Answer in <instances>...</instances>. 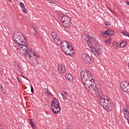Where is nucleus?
I'll use <instances>...</instances> for the list:
<instances>
[{
    "label": "nucleus",
    "mask_w": 129,
    "mask_h": 129,
    "mask_svg": "<svg viewBox=\"0 0 129 129\" xmlns=\"http://www.w3.org/2000/svg\"><path fill=\"white\" fill-rule=\"evenodd\" d=\"M61 14H62L61 12H58V15H61Z\"/></svg>",
    "instance_id": "obj_37"
},
{
    "label": "nucleus",
    "mask_w": 129,
    "mask_h": 129,
    "mask_svg": "<svg viewBox=\"0 0 129 129\" xmlns=\"http://www.w3.org/2000/svg\"><path fill=\"white\" fill-rule=\"evenodd\" d=\"M13 40L16 43L15 47L17 50L19 49L21 51H27L28 50L26 37L21 32L14 33L13 35Z\"/></svg>",
    "instance_id": "obj_2"
},
{
    "label": "nucleus",
    "mask_w": 129,
    "mask_h": 129,
    "mask_svg": "<svg viewBox=\"0 0 129 129\" xmlns=\"http://www.w3.org/2000/svg\"><path fill=\"white\" fill-rule=\"evenodd\" d=\"M61 95L63 98H64V99H66V98H67V93L65 91H63L61 92Z\"/></svg>",
    "instance_id": "obj_18"
},
{
    "label": "nucleus",
    "mask_w": 129,
    "mask_h": 129,
    "mask_svg": "<svg viewBox=\"0 0 129 129\" xmlns=\"http://www.w3.org/2000/svg\"><path fill=\"white\" fill-rule=\"evenodd\" d=\"M16 69L20 74H23V69L22 68L21 66H18L16 67Z\"/></svg>",
    "instance_id": "obj_16"
},
{
    "label": "nucleus",
    "mask_w": 129,
    "mask_h": 129,
    "mask_svg": "<svg viewBox=\"0 0 129 129\" xmlns=\"http://www.w3.org/2000/svg\"><path fill=\"white\" fill-rule=\"evenodd\" d=\"M127 37H129V34L127 36Z\"/></svg>",
    "instance_id": "obj_42"
},
{
    "label": "nucleus",
    "mask_w": 129,
    "mask_h": 129,
    "mask_svg": "<svg viewBox=\"0 0 129 129\" xmlns=\"http://www.w3.org/2000/svg\"><path fill=\"white\" fill-rule=\"evenodd\" d=\"M21 77H23V78H25V79H27V80H29V79H28V78L24 77V76H21Z\"/></svg>",
    "instance_id": "obj_32"
},
{
    "label": "nucleus",
    "mask_w": 129,
    "mask_h": 129,
    "mask_svg": "<svg viewBox=\"0 0 129 129\" xmlns=\"http://www.w3.org/2000/svg\"><path fill=\"white\" fill-rule=\"evenodd\" d=\"M112 46L114 49H117L118 47V43L117 42L114 41L112 43Z\"/></svg>",
    "instance_id": "obj_19"
},
{
    "label": "nucleus",
    "mask_w": 129,
    "mask_h": 129,
    "mask_svg": "<svg viewBox=\"0 0 129 129\" xmlns=\"http://www.w3.org/2000/svg\"><path fill=\"white\" fill-rule=\"evenodd\" d=\"M51 36L52 39H56L57 38V34L55 32H52L51 33Z\"/></svg>",
    "instance_id": "obj_20"
},
{
    "label": "nucleus",
    "mask_w": 129,
    "mask_h": 129,
    "mask_svg": "<svg viewBox=\"0 0 129 129\" xmlns=\"http://www.w3.org/2000/svg\"><path fill=\"white\" fill-rule=\"evenodd\" d=\"M0 129H3V127L2 126V125L0 124Z\"/></svg>",
    "instance_id": "obj_34"
},
{
    "label": "nucleus",
    "mask_w": 129,
    "mask_h": 129,
    "mask_svg": "<svg viewBox=\"0 0 129 129\" xmlns=\"http://www.w3.org/2000/svg\"><path fill=\"white\" fill-rule=\"evenodd\" d=\"M110 40H111V38L110 39H107L105 41L106 45H110V43L111 42Z\"/></svg>",
    "instance_id": "obj_23"
},
{
    "label": "nucleus",
    "mask_w": 129,
    "mask_h": 129,
    "mask_svg": "<svg viewBox=\"0 0 129 129\" xmlns=\"http://www.w3.org/2000/svg\"><path fill=\"white\" fill-rule=\"evenodd\" d=\"M126 44H127V42H126V41H122L119 44L120 48H124V47L126 46Z\"/></svg>",
    "instance_id": "obj_15"
},
{
    "label": "nucleus",
    "mask_w": 129,
    "mask_h": 129,
    "mask_svg": "<svg viewBox=\"0 0 129 129\" xmlns=\"http://www.w3.org/2000/svg\"><path fill=\"white\" fill-rule=\"evenodd\" d=\"M44 94H46V95H52V93L50 92V91H49V89L46 88L44 90Z\"/></svg>",
    "instance_id": "obj_17"
},
{
    "label": "nucleus",
    "mask_w": 129,
    "mask_h": 129,
    "mask_svg": "<svg viewBox=\"0 0 129 129\" xmlns=\"http://www.w3.org/2000/svg\"><path fill=\"white\" fill-rule=\"evenodd\" d=\"M47 2H48L49 4H53V5L57 4V0H47Z\"/></svg>",
    "instance_id": "obj_21"
},
{
    "label": "nucleus",
    "mask_w": 129,
    "mask_h": 129,
    "mask_svg": "<svg viewBox=\"0 0 129 129\" xmlns=\"http://www.w3.org/2000/svg\"><path fill=\"white\" fill-rule=\"evenodd\" d=\"M31 91L32 93H34V88H33V87H31Z\"/></svg>",
    "instance_id": "obj_31"
},
{
    "label": "nucleus",
    "mask_w": 129,
    "mask_h": 129,
    "mask_svg": "<svg viewBox=\"0 0 129 129\" xmlns=\"http://www.w3.org/2000/svg\"><path fill=\"white\" fill-rule=\"evenodd\" d=\"M105 25L106 26H111V22H108V21H105Z\"/></svg>",
    "instance_id": "obj_25"
},
{
    "label": "nucleus",
    "mask_w": 129,
    "mask_h": 129,
    "mask_svg": "<svg viewBox=\"0 0 129 129\" xmlns=\"http://www.w3.org/2000/svg\"><path fill=\"white\" fill-rule=\"evenodd\" d=\"M1 89L3 90V86H1Z\"/></svg>",
    "instance_id": "obj_41"
},
{
    "label": "nucleus",
    "mask_w": 129,
    "mask_h": 129,
    "mask_svg": "<svg viewBox=\"0 0 129 129\" xmlns=\"http://www.w3.org/2000/svg\"><path fill=\"white\" fill-rule=\"evenodd\" d=\"M120 87L124 92H129V83L127 82H121L120 84Z\"/></svg>",
    "instance_id": "obj_8"
},
{
    "label": "nucleus",
    "mask_w": 129,
    "mask_h": 129,
    "mask_svg": "<svg viewBox=\"0 0 129 129\" xmlns=\"http://www.w3.org/2000/svg\"><path fill=\"white\" fill-rule=\"evenodd\" d=\"M57 41H60V39L59 38H57Z\"/></svg>",
    "instance_id": "obj_40"
},
{
    "label": "nucleus",
    "mask_w": 129,
    "mask_h": 129,
    "mask_svg": "<svg viewBox=\"0 0 129 129\" xmlns=\"http://www.w3.org/2000/svg\"><path fill=\"white\" fill-rule=\"evenodd\" d=\"M61 51L64 53L66 55L69 56H73L74 55V49L71 45L67 46V47L63 48L61 49Z\"/></svg>",
    "instance_id": "obj_7"
},
{
    "label": "nucleus",
    "mask_w": 129,
    "mask_h": 129,
    "mask_svg": "<svg viewBox=\"0 0 129 129\" xmlns=\"http://www.w3.org/2000/svg\"><path fill=\"white\" fill-rule=\"evenodd\" d=\"M24 52H26L25 54V59L27 60H30V58L32 57V55H33V56H35V57H37V55H36V53L35 52L32 51V49H29V47L27 45V50L26 51H24Z\"/></svg>",
    "instance_id": "obj_10"
},
{
    "label": "nucleus",
    "mask_w": 129,
    "mask_h": 129,
    "mask_svg": "<svg viewBox=\"0 0 129 129\" xmlns=\"http://www.w3.org/2000/svg\"><path fill=\"white\" fill-rule=\"evenodd\" d=\"M29 121L32 128L36 129V127L35 125V124H34V119H33V118H30L29 119Z\"/></svg>",
    "instance_id": "obj_14"
},
{
    "label": "nucleus",
    "mask_w": 129,
    "mask_h": 129,
    "mask_svg": "<svg viewBox=\"0 0 129 129\" xmlns=\"http://www.w3.org/2000/svg\"><path fill=\"white\" fill-rule=\"evenodd\" d=\"M61 50H62L63 48H66L69 46V43L66 41H62L60 44Z\"/></svg>",
    "instance_id": "obj_12"
},
{
    "label": "nucleus",
    "mask_w": 129,
    "mask_h": 129,
    "mask_svg": "<svg viewBox=\"0 0 129 129\" xmlns=\"http://www.w3.org/2000/svg\"><path fill=\"white\" fill-rule=\"evenodd\" d=\"M2 92H3V93H6V90H5L2 89Z\"/></svg>",
    "instance_id": "obj_33"
},
{
    "label": "nucleus",
    "mask_w": 129,
    "mask_h": 129,
    "mask_svg": "<svg viewBox=\"0 0 129 129\" xmlns=\"http://www.w3.org/2000/svg\"><path fill=\"white\" fill-rule=\"evenodd\" d=\"M114 34H115L114 31H112L111 30H110V34H109L110 36H112L114 35Z\"/></svg>",
    "instance_id": "obj_27"
},
{
    "label": "nucleus",
    "mask_w": 129,
    "mask_h": 129,
    "mask_svg": "<svg viewBox=\"0 0 129 129\" xmlns=\"http://www.w3.org/2000/svg\"><path fill=\"white\" fill-rule=\"evenodd\" d=\"M2 68H1V67H0V72H2Z\"/></svg>",
    "instance_id": "obj_36"
},
{
    "label": "nucleus",
    "mask_w": 129,
    "mask_h": 129,
    "mask_svg": "<svg viewBox=\"0 0 129 129\" xmlns=\"http://www.w3.org/2000/svg\"><path fill=\"white\" fill-rule=\"evenodd\" d=\"M9 1V2H10V3H13V2H12V1H11V0H8Z\"/></svg>",
    "instance_id": "obj_39"
},
{
    "label": "nucleus",
    "mask_w": 129,
    "mask_h": 129,
    "mask_svg": "<svg viewBox=\"0 0 129 129\" xmlns=\"http://www.w3.org/2000/svg\"><path fill=\"white\" fill-rule=\"evenodd\" d=\"M82 58L86 64H90V63H92V62H93V60L91 59V56L89 55L86 54V53H82Z\"/></svg>",
    "instance_id": "obj_9"
},
{
    "label": "nucleus",
    "mask_w": 129,
    "mask_h": 129,
    "mask_svg": "<svg viewBox=\"0 0 129 129\" xmlns=\"http://www.w3.org/2000/svg\"><path fill=\"white\" fill-rule=\"evenodd\" d=\"M21 8H22V9L23 10V9H25V6H24L21 7Z\"/></svg>",
    "instance_id": "obj_35"
},
{
    "label": "nucleus",
    "mask_w": 129,
    "mask_h": 129,
    "mask_svg": "<svg viewBox=\"0 0 129 129\" xmlns=\"http://www.w3.org/2000/svg\"><path fill=\"white\" fill-rule=\"evenodd\" d=\"M84 36H85V37H86V35H85Z\"/></svg>",
    "instance_id": "obj_43"
},
{
    "label": "nucleus",
    "mask_w": 129,
    "mask_h": 129,
    "mask_svg": "<svg viewBox=\"0 0 129 129\" xmlns=\"http://www.w3.org/2000/svg\"><path fill=\"white\" fill-rule=\"evenodd\" d=\"M85 40V41H87L88 46L89 47V48H91L92 53L95 55V56H96V57H98V55H100V53H101L100 46L97 45L94 47H92V45H91V42H95L96 41L95 39L92 37H88L86 38Z\"/></svg>",
    "instance_id": "obj_3"
},
{
    "label": "nucleus",
    "mask_w": 129,
    "mask_h": 129,
    "mask_svg": "<svg viewBox=\"0 0 129 129\" xmlns=\"http://www.w3.org/2000/svg\"><path fill=\"white\" fill-rule=\"evenodd\" d=\"M22 11L23 12L24 14H27V12H28L27 9H26V7L24 9H22Z\"/></svg>",
    "instance_id": "obj_28"
},
{
    "label": "nucleus",
    "mask_w": 129,
    "mask_h": 129,
    "mask_svg": "<svg viewBox=\"0 0 129 129\" xmlns=\"http://www.w3.org/2000/svg\"><path fill=\"white\" fill-rule=\"evenodd\" d=\"M121 34H123V36H126L127 37V36H128L129 35V33L127 32H123V31H121Z\"/></svg>",
    "instance_id": "obj_24"
},
{
    "label": "nucleus",
    "mask_w": 129,
    "mask_h": 129,
    "mask_svg": "<svg viewBox=\"0 0 129 129\" xmlns=\"http://www.w3.org/2000/svg\"><path fill=\"white\" fill-rule=\"evenodd\" d=\"M104 32L106 35H109L110 33V29H107Z\"/></svg>",
    "instance_id": "obj_26"
},
{
    "label": "nucleus",
    "mask_w": 129,
    "mask_h": 129,
    "mask_svg": "<svg viewBox=\"0 0 129 129\" xmlns=\"http://www.w3.org/2000/svg\"><path fill=\"white\" fill-rule=\"evenodd\" d=\"M81 76L82 78V81L93 78L92 74H91V73H90L89 71L86 70L81 71Z\"/></svg>",
    "instance_id": "obj_6"
},
{
    "label": "nucleus",
    "mask_w": 129,
    "mask_h": 129,
    "mask_svg": "<svg viewBox=\"0 0 129 129\" xmlns=\"http://www.w3.org/2000/svg\"><path fill=\"white\" fill-rule=\"evenodd\" d=\"M17 79L19 83H21V82H22V79L21 78H19V77H18L17 78Z\"/></svg>",
    "instance_id": "obj_29"
},
{
    "label": "nucleus",
    "mask_w": 129,
    "mask_h": 129,
    "mask_svg": "<svg viewBox=\"0 0 129 129\" xmlns=\"http://www.w3.org/2000/svg\"><path fill=\"white\" fill-rule=\"evenodd\" d=\"M65 77L66 80L68 81H72L73 80V77H72V75L70 74H67Z\"/></svg>",
    "instance_id": "obj_13"
},
{
    "label": "nucleus",
    "mask_w": 129,
    "mask_h": 129,
    "mask_svg": "<svg viewBox=\"0 0 129 129\" xmlns=\"http://www.w3.org/2000/svg\"><path fill=\"white\" fill-rule=\"evenodd\" d=\"M77 114L78 115H79V112H77Z\"/></svg>",
    "instance_id": "obj_38"
},
{
    "label": "nucleus",
    "mask_w": 129,
    "mask_h": 129,
    "mask_svg": "<svg viewBox=\"0 0 129 129\" xmlns=\"http://www.w3.org/2000/svg\"><path fill=\"white\" fill-rule=\"evenodd\" d=\"M37 57H39L38 55H37Z\"/></svg>",
    "instance_id": "obj_44"
},
{
    "label": "nucleus",
    "mask_w": 129,
    "mask_h": 129,
    "mask_svg": "<svg viewBox=\"0 0 129 129\" xmlns=\"http://www.w3.org/2000/svg\"><path fill=\"white\" fill-rule=\"evenodd\" d=\"M62 26L65 28H69L71 26V19L68 16H63L61 18Z\"/></svg>",
    "instance_id": "obj_5"
},
{
    "label": "nucleus",
    "mask_w": 129,
    "mask_h": 129,
    "mask_svg": "<svg viewBox=\"0 0 129 129\" xmlns=\"http://www.w3.org/2000/svg\"><path fill=\"white\" fill-rule=\"evenodd\" d=\"M105 31L103 32L101 31L100 33V36L102 37V38H105L106 36H105Z\"/></svg>",
    "instance_id": "obj_22"
},
{
    "label": "nucleus",
    "mask_w": 129,
    "mask_h": 129,
    "mask_svg": "<svg viewBox=\"0 0 129 129\" xmlns=\"http://www.w3.org/2000/svg\"><path fill=\"white\" fill-rule=\"evenodd\" d=\"M82 82L87 91L91 95L100 98L99 103L106 111H111L113 109V103L106 96L103 95L100 85H96L93 78L85 80Z\"/></svg>",
    "instance_id": "obj_1"
},
{
    "label": "nucleus",
    "mask_w": 129,
    "mask_h": 129,
    "mask_svg": "<svg viewBox=\"0 0 129 129\" xmlns=\"http://www.w3.org/2000/svg\"><path fill=\"white\" fill-rule=\"evenodd\" d=\"M19 6L21 7V8H22V7H24L25 5L24 4V3L20 2L19 3Z\"/></svg>",
    "instance_id": "obj_30"
},
{
    "label": "nucleus",
    "mask_w": 129,
    "mask_h": 129,
    "mask_svg": "<svg viewBox=\"0 0 129 129\" xmlns=\"http://www.w3.org/2000/svg\"><path fill=\"white\" fill-rule=\"evenodd\" d=\"M57 69L59 73H60L61 74H63V73H65V71H66L65 66H64L63 64H59L58 66Z\"/></svg>",
    "instance_id": "obj_11"
},
{
    "label": "nucleus",
    "mask_w": 129,
    "mask_h": 129,
    "mask_svg": "<svg viewBox=\"0 0 129 129\" xmlns=\"http://www.w3.org/2000/svg\"><path fill=\"white\" fill-rule=\"evenodd\" d=\"M51 110L53 113L57 114L61 111V108L60 107V103L55 98H52L51 106Z\"/></svg>",
    "instance_id": "obj_4"
}]
</instances>
